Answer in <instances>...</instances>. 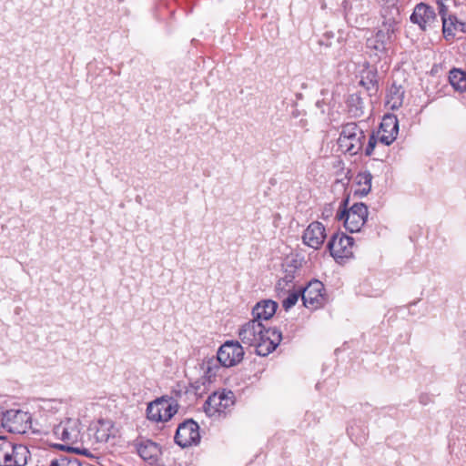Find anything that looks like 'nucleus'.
<instances>
[{
    "instance_id": "f257e3e1",
    "label": "nucleus",
    "mask_w": 466,
    "mask_h": 466,
    "mask_svg": "<svg viewBox=\"0 0 466 466\" xmlns=\"http://www.w3.org/2000/svg\"><path fill=\"white\" fill-rule=\"evenodd\" d=\"M238 338L242 343L255 347L258 355L266 357L279 346L282 334L279 329L266 328L262 322L252 319L241 326Z\"/></svg>"
},
{
    "instance_id": "f03ea898",
    "label": "nucleus",
    "mask_w": 466,
    "mask_h": 466,
    "mask_svg": "<svg viewBox=\"0 0 466 466\" xmlns=\"http://www.w3.org/2000/svg\"><path fill=\"white\" fill-rule=\"evenodd\" d=\"M53 433L64 444L58 445L61 450L88 456L89 451L85 447L86 440L80 431V422L76 419H66L56 425Z\"/></svg>"
},
{
    "instance_id": "7ed1b4c3",
    "label": "nucleus",
    "mask_w": 466,
    "mask_h": 466,
    "mask_svg": "<svg viewBox=\"0 0 466 466\" xmlns=\"http://www.w3.org/2000/svg\"><path fill=\"white\" fill-rule=\"evenodd\" d=\"M395 25V23L390 21L383 23L378 32L367 39L366 47L370 56L380 59L387 55L394 40Z\"/></svg>"
},
{
    "instance_id": "20e7f679",
    "label": "nucleus",
    "mask_w": 466,
    "mask_h": 466,
    "mask_svg": "<svg viewBox=\"0 0 466 466\" xmlns=\"http://www.w3.org/2000/svg\"><path fill=\"white\" fill-rule=\"evenodd\" d=\"M364 140V131L357 124L348 123L342 127L338 144L341 150L356 155L362 149Z\"/></svg>"
},
{
    "instance_id": "39448f33",
    "label": "nucleus",
    "mask_w": 466,
    "mask_h": 466,
    "mask_svg": "<svg viewBox=\"0 0 466 466\" xmlns=\"http://www.w3.org/2000/svg\"><path fill=\"white\" fill-rule=\"evenodd\" d=\"M29 458L26 446L8 441L0 443V466H25Z\"/></svg>"
},
{
    "instance_id": "423d86ee",
    "label": "nucleus",
    "mask_w": 466,
    "mask_h": 466,
    "mask_svg": "<svg viewBox=\"0 0 466 466\" xmlns=\"http://www.w3.org/2000/svg\"><path fill=\"white\" fill-rule=\"evenodd\" d=\"M0 427L15 434H24L31 429V416L20 410L3 411Z\"/></svg>"
},
{
    "instance_id": "0eeeda50",
    "label": "nucleus",
    "mask_w": 466,
    "mask_h": 466,
    "mask_svg": "<svg viewBox=\"0 0 466 466\" xmlns=\"http://www.w3.org/2000/svg\"><path fill=\"white\" fill-rule=\"evenodd\" d=\"M116 433L117 431L111 420H99L88 427L86 444L94 446L106 443L111 439H115Z\"/></svg>"
},
{
    "instance_id": "6e6552de",
    "label": "nucleus",
    "mask_w": 466,
    "mask_h": 466,
    "mask_svg": "<svg viewBox=\"0 0 466 466\" xmlns=\"http://www.w3.org/2000/svg\"><path fill=\"white\" fill-rule=\"evenodd\" d=\"M339 220H344V227L350 232H359L368 218V208L363 203H356L350 209L337 213Z\"/></svg>"
},
{
    "instance_id": "1a4fd4ad",
    "label": "nucleus",
    "mask_w": 466,
    "mask_h": 466,
    "mask_svg": "<svg viewBox=\"0 0 466 466\" xmlns=\"http://www.w3.org/2000/svg\"><path fill=\"white\" fill-rule=\"evenodd\" d=\"M235 403L234 393L231 390L214 392L208 396L203 405V410L208 417L226 414Z\"/></svg>"
},
{
    "instance_id": "9d476101",
    "label": "nucleus",
    "mask_w": 466,
    "mask_h": 466,
    "mask_svg": "<svg viewBox=\"0 0 466 466\" xmlns=\"http://www.w3.org/2000/svg\"><path fill=\"white\" fill-rule=\"evenodd\" d=\"M301 299L304 306L311 310L323 307L327 302L323 283L317 279L310 281L301 291Z\"/></svg>"
},
{
    "instance_id": "9b49d317",
    "label": "nucleus",
    "mask_w": 466,
    "mask_h": 466,
    "mask_svg": "<svg viewBox=\"0 0 466 466\" xmlns=\"http://www.w3.org/2000/svg\"><path fill=\"white\" fill-rule=\"evenodd\" d=\"M177 405L164 399H158L148 404L147 408V419L153 421H167L177 411Z\"/></svg>"
},
{
    "instance_id": "f8f14e48",
    "label": "nucleus",
    "mask_w": 466,
    "mask_h": 466,
    "mask_svg": "<svg viewBox=\"0 0 466 466\" xmlns=\"http://www.w3.org/2000/svg\"><path fill=\"white\" fill-rule=\"evenodd\" d=\"M200 441L199 426L193 420L180 423L175 435V441L182 448L197 445Z\"/></svg>"
},
{
    "instance_id": "ddd939ff",
    "label": "nucleus",
    "mask_w": 466,
    "mask_h": 466,
    "mask_svg": "<svg viewBox=\"0 0 466 466\" xmlns=\"http://www.w3.org/2000/svg\"><path fill=\"white\" fill-rule=\"evenodd\" d=\"M244 357V350L238 341H227L218 350L217 358L223 367H233Z\"/></svg>"
},
{
    "instance_id": "4468645a",
    "label": "nucleus",
    "mask_w": 466,
    "mask_h": 466,
    "mask_svg": "<svg viewBox=\"0 0 466 466\" xmlns=\"http://www.w3.org/2000/svg\"><path fill=\"white\" fill-rule=\"evenodd\" d=\"M354 239L343 233H335L328 243V248L334 258H350L353 254Z\"/></svg>"
},
{
    "instance_id": "2eb2a0df",
    "label": "nucleus",
    "mask_w": 466,
    "mask_h": 466,
    "mask_svg": "<svg viewBox=\"0 0 466 466\" xmlns=\"http://www.w3.org/2000/svg\"><path fill=\"white\" fill-rule=\"evenodd\" d=\"M398 133V118L393 115L385 116L378 131L380 142L385 146H390L397 138Z\"/></svg>"
},
{
    "instance_id": "dca6fc26",
    "label": "nucleus",
    "mask_w": 466,
    "mask_h": 466,
    "mask_svg": "<svg viewBox=\"0 0 466 466\" xmlns=\"http://www.w3.org/2000/svg\"><path fill=\"white\" fill-rule=\"evenodd\" d=\"M326 229L319 221L311 222L305 229L302 239L303 243L314 249H319L326 238Z\"/></svg>"
},
{
    "instance_id": "f3484780",
    "label": "nucleus",
    "mask_w": 466,
    "mask_h": 466,
    "mask_svg": "<svg viewBox=\"0 0 466 466\" xmlns=\"http://www.w3.org/2000/svg\"><path fill=\"white\" fill-rule=\"evenodd\" d=\"M410 21L425 31L436 22V14L431 6L420 3L415 6L411 14Z\"/></svg>"
},
{
    "instance_id": "a211bd4d",
    "label": "nucleus",
    "mask_w": 466,
    "mask_h": 466,
    "mask_svg": "<svg viewBox=\"0 0 466 466\" xmlns=\"http://www.w3.org/2000/svg\"><path fill=\"white\" fill-rule=\"evenodd\" d=\"M138 455L147 462L153 465L156 464L161 455L159 445L148 439L137 440L135 443Z\"/></svg>"
},
{
    "instance_id": "6ab92c4d",
    "label": "nucleus",
    "mask_w": 466,
    "mask_h": 466,
    "mask_svg": "<svg viewBox=\"0 0 466 466\" xmlns=\"http://www.w3.org/2000/svg\"><path fill=\"white\" fill-rule=\"evenodd\" d=\"M278 309L277 302L267 299L258 302L252 309L253 319L262 322L273 317Z\"/></svg>"
},
{
    "instance_id": "aec40b11",
    "label": "nucleus",
    "mask_w": 466,
    "mask_h": 466,
    "mask_svg": "<svg viewBox=\"0 0 466 466\" xmlns=\"http://www.w3.org/2000/svg\"><path fill=\"white\" fill-rule=\"evenodd\" d=\"M366 15V5L360 2H356L345 12V18L349 24L359 27L364 24Z\"/></svg>"
},
{
    "instance_id": "412c9836",
    "label": "nucleus",
    "mask_w": 466,
    "mask_h": 466,
    "mask_svg": "<svg viewBox=\"0 0 466 466\" xmlns=\"http://www.w3.org/2000/svg\"><path fill=\"white\" fill-rule=\"evenodd\" d=\"M360 85L365 87L370 96L378 91L377 71L374 68H367L361 72Z\"/></svg>"
},
{
    "instance_id": "4be33fe9",
    "label": "nucleus",
    "mask_w": 466,
    "mask_h": 466,
    "mask_svg": "<svg viewBox=\"0 0 466 466\" xmlns=\"http://www.w3.org/2000/svg\"><path fill=\"white\" fill-rule=\"evenodd\" d=\"M404 98V90L402 86L395 83L391 85L387 94V105L390 109L395 110L401 106Z\"/></svg>"
},
{
    "instance_id": "5701e85b",
    "label": "nucleus",
    "mask_w": 466,
    "mask_h": 466,
    "mask_svg": "<svg viewBox=\"0 0 466 466\" xmlns=\"http://www.w3.org/2000/svg\"><path fill=\"white\" fill-rule=\"evenodd\" d=\"M295 268H291L290 270H286L285 274L282 278L279 279L276 284V291L278 293L279 298L286 295V292H289L294 288V279H295Z\"/></svg>"
},
{
    "instance_id": "b1692460",
    "label": "nucleus",
    "mask_w": 466,
    "mask_h": 466,
    "mask_svg": "<svg viewBox=\"0 0 466 466\" xmlns=\"http://www.w3.org/2000/svg\"><path fill=\"white\" fill-rule=\"evenodd\" d=\"M449 82L457 92L466 91V71L453 68L449 73Z\"/></svg>"
},
{
    "instance_id": "393cba45",
    "label": "nucleus",
    "mask_w": 466,
    "mask_h": 466,
    "mask_svg": "<svg viewBox=\"0 0 466 466\" xmlns=\"http://www.w3.org/2000/svg\"><path fill=\"white\" fill-rule=\"evenodd\" d=\"M349 112L354 117H360L364 114V101L357 93L352 94L347 100Z\"/></svg>"
},
{
    "instance_id": "a878e982",
    "label": "nucleus",
    "mask_w": 466,
    "mask_h": 466,
    "mask_svg": "<svg viewBox=\"0 0 466 466\" xmlns=\"http://www.w3.org/2000/svg\"><path fill=\"white\" fill-rule=\"evenodd\" d=\"M357 185L356 193L360 196H367L371 189L372 175L369 171L360 172L356 177Z\"/></svg>"
},
{
    "instance_id": "bb28decb",
    "label": "nucleus",
    "mask_w": 466,
    "mask_h": 466,
    "mask_svg": "<svg viewBox=\"0 0 466 466\" xmlns=\"http://www.w3.org/2000/svg\"><path fill=\"white\" fill-rule=\"evenodd\" d=\"M438 4H439V7H440V15H441V19H442L443 34H444L445 37L453 36L454 35L453 28H455L453 20L451 17H449V19H447L445 17V12H446L445 5L442 3H441L440 1H438Z\"/></svg>"
},
{
    "instance_id": "cd10ccee",
    "label": "nucleus",
    "mask_w": 466,
    "mask_h": 466,
    "mask_svg": "<svg viewBox=\"0 0 466 466\" xmlns=\"http://www.w3.org/2000/svg\"><path fill=\"white\" fill-rule=\"evenodd\" d=\"M49 466H82V463L75 457L61 456L54 459Z\"/></svg>"
},
{
    "instance_id": "c85d7f7f",
    "label": "nucleus",
    "mask_w": 466,
    "mask_h": 466,
    "mask_svg": "<svg viewBox=\"0 0 466 466\" xmlns=\"http://www.w3.org/2000/svg\"><path fill=\"white\" fill-rule=\"evenodd\" d=\"M286 294L288 296L282 300V306L285 309V310H289L298 302L299 297H301V290H291L289 292H286Z\"/></svg>"
},
{
    "instance_id": "c756f323",
    "label": "nucleus",
    "mask_w": 466,
    "mask_h": 466,
    "mask_svg": "<svg viewBox=\"0 0 466 466\" xmlns=\"http://www.w3.org/2000/svg\"><path fill=\"white\" fill-rule=\"evenodd\" d=\"M218 363L219 361L218 360V358H211L204 362L203 369L205 370V373L208 378L216 375L217 370L219 368Z\"/></svg>"
},
{
    "instance_id": "7c9ffc66",
    "label": "nucleus",
    "mask_w": 466,
    "mask_h": 466,
    "mask_svg": "<svg viewBox=\"0 0 466 466\" xmlns=\"http://www.w3.org/2000/svg\"><path fill=\"white\" fill-rule=\"evenodd\" d=\"M379 140V137H376V136L374 135V133H372L370 137H369V141H368V145L365 148V155L366 156H371L374 152V149H375V147L377 145Z\"/></svg>"
},
{
    "instance_id": "2f4dec72",
    "label": "nucleus",
    "mask_w": 466,
    "mask_h": 466,
    "mask_svg": "<svg viewBox=\"0 0 466 466\" xmlns=\"http://www.w3.org/2000/svg\"><path fill=\"white\" fill-rule=\"evenodd\" d=\"M383 2H385V4H387L390 6H394L397 4L398 0H383Z\"/></svg>"
},
{
    "instance_id": "473e14b6",
    "label": "nucleus",
    "mask_w": 466,
    "mask_h": 466,
    "mask_svg": "<svg viewBox=\"0 0 466 466\" xmlns=\"http://www.w3.org/2000/svg\"><path fill=\"white\" fill-rule=\"evenodd\" d=\"M347 202H348V200H347V199H346V200H344V201H342V202L340 203V208H341V207H343V206H346Z\"/></svg>"
}]
</instances>
